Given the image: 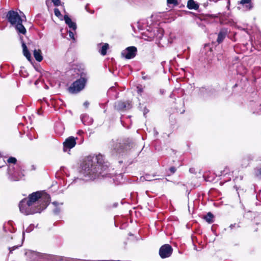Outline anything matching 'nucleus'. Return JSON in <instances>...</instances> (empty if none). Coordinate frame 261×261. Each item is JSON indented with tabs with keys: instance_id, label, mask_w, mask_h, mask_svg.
<instances>
[{
	"instance_id": "nucleus-20",
	"label": "nucleus",
	"mask_w": 261,
	"mask_h": 261,
	"mask_svg": "<svg viewBox=\"0 0 261 261\" xmlns=\"http://www.w3.org/2000/svg\"><path fill=\"white\" fill-rule=\"evenodd\" d=\"M109 47V45L107 43H105V44H103L101 48V49L100 50V54L103 55V56H105L107 54V50L108 49Z\"/></svg>"
},
{
	"instance_id": "nucleus-24",
	"label": "nucleus",
	"mask_w": 261,
	"mask_h": 261,
	"mask_svg": "<svg viewBox=\"0 0 261 261\" xmlns=\"http://www.w3.org/2000/svg\"><path fill=\"white\" fill-rule=\"evenodd\" d=\"M167 4L169 5L172 4L174 6H177L178 5L177 0H167Z\"/></svg>"
},
{
	"instance_id": "nucleus-1",
	"label": "nucleus",
	"mask_w": 261,
	"mask_h": 261,
	"mask_svg": "<svg viewBox=\"0 0 261 261\" xmlns=\"http://www.w3.org/2000/svg\"><path fill=\"white\" fill-rule=\"evenodd\" d=\"M103 156L101 154L88 156L81 165L80 173L87 179H94L101 174V171L105 170L107 166L103 165Z\"/></svg>"
},
{
	"instance_id": "nucleus-34",
	"label": "nucleus",
	"mask_w": 261,
	"mask_h": 261,
	"mask_svg": "<svg viewBox=\"0 0 261 261\" xmlns=\"http://www.w3.org/2000/svg\"><path fill=\"white\" fill-rule=\"evenodd\" d=\"M90 13H91V14L94 13V10L91 11Z\"/></svg>"
},
{
	"instance_id": "nucleus-26",
	"label": "nucleus",
	"mask_w": 261,
	"mask_h": 261,
	"mask_svg": "<svg viewBox=\"0 0 261 261\" xmlns=\"http://www.w3.org/2000/svg\"><path fill=\"white\" fill-rule=\"evenodd\" d=\"M52 2L55 6H59L60 5V0H51Z\"/></svg>"
},
{
	"instance_id": "nucleus-7",
	"label": "nucleus",
	"mask_w": 261,
	"mask_h": 261,
	"mask_svg": "<svg viewBox=\"0 0 261 261\" xmlns=\"http://www.w3.org/2000/svg\"><path fill=\"white\" fill-rule=\"evenodd\" d=\"M137 51V49L136 47L129 46L122 51L121 55L127 59H130L136 56Z\"/></svg>"
},
{
	"instance_id": "nucleus-36",
	"label": "nucleus",
	"mask_w": 261,
	"mask_h": 261,
	"mask_svg": "<svg viewBox=\"0 0 261 261\" xmlns=\"http://www.w3.org/2000/svg\"><path fill=\"white\" fill-rule=\"evenodd\" d=\"M143 78L144 79H146V77L143 76Z\"/></svg>"
},
{
	"instance_id": "nucleus-32",
	"label": "nucleus",
	"mask_w": 261,
	"mask_h": 261,
	"mask_svg": "<svg viewBox=\"0 0 261 261\" xmlns=\"http://www.w3.org/2000/svg\"><path fill=\"white\" fill-rule=\"evenodd\" d=\"M89 103L88 102V101H85L84 103V105L86 107H88V106H89Z\"/></svg>"
},
{
	"instance_id": "nucleus-3",
	"label": "nucleus",
	"mask_w": 261,
	"mask_h": 261,
	"mask_svg": "<svg viewBox=\"0 0 261 261\" xmlns=\"http://www.w3.org/2000/svg\"><path fill=\"white\" fill-rule=\"evenodd\" d=\"M19 207L21 213L25 215H28L40 213L45 208V205L37 207H32L27 202V198H24L19 202Z\"/></svg>"
},
{
	"instance_id": "nucleus-10",
	"label": "nucleus",
	"mask_w": 261,
	"mask_h": 261,
	"mask_svg": "<svg viewBox=\"0 0 261 261\" xmlns=\"http://www.w3.org/2000/svg\"><path fill=\"white\" fill-rule=\"evenodd\" d=\"M132 107L131 102L118 101L115 102V108L118 111H125L130 109Z\"/></svg>"
},
{
	"instance_id": "nucleus-11",
	"label": "nucleus",
	"mask_w": 261,
	"mask_h": 261,
	"mask_svg": "<svg viewBox=\"0 0 261 261\" xmlns=\"http://www.w3.org/2000/svg\"><path fill=\"white\" fill-rule=\"evenodd\" d=\"M113 148L116 152L120 153L125 148L124 143H122L120 140H117L113 142Z\"/></svg>"
},
{
	"instance_id": "nucleus-15",
	"label": "nucleus",
	"mask_w": 261,
	"mask_h": 261,
	"mask_svg": "<svg viewBox=\"0 0 261 261\" xmlns=\"http://www.w3.org/2000/svg\"><path fill=\"white\" fill-rule=\"evenodd\" d=\"M240 4L245 7L246 10H249L252 8L251 0H241Z\"/></svg>"
},
{
	"instance_id": "nucleus-23",
	"label": "nucleus",
	"mask_w": 261,
	"mask_h": 261,
	"mask_svg": "<svg viewBox=\"0 0 261 261\" xmlns=\"http://www.w3.org/2000/svg\"><path fill=\"white\" fill-rule=\"evenodd\" d=\"M17 162V160L14 157H10L8 160V163H12V164H16Z\"/></svg>"
},
{
	"instance_id": "nucleus-13",
	"label": "nucleus",
	"mask_w": 261,
	"mask_h": 261,
	"mask_svg": "<svg viewBox=\"0 0 261 261\" xmlns=\"http://www.w3.org/2000/svg\"><path fill=\"white\" fill-rule=\"evenodd\" d=\"M81 120L85 125H90L93 122V119L86 114H83L81 116Z\"/></svg>"
},
{
	"instance_id": "nucleus-29",
	"label": "nucleus",
	"mask_w": 261,
	"mask_h": 261,
	"mask_svg": "<svg viewBox=\"0 0 261 261\" xmlns=\"http://www.w3.org/2000/svg\"><path fill=\"white\" fill-rule=\"evenodd\" d=\"M170 171L172 173H174L176 171V168L174 167H172L170 168Z\"/></svg>"
},
{
	"instance_id": "nucleus-22",
	"label": "nucleus",
	"mask_w": 261,
	"mask_h": 261,
	"mask_svg": "<svg viewBox=\"0 0 261 261\" xmlns=\"http://www.w3.org/2000/svg\"><path fill=\"white\" fill-rule=\"evenodd\" d=\"M54 13H55V15L60 18L61 20H62V16L61 15V13L60 11V10L58 9V8H55L54 9Z\"/></svg>"
},
{
	"instance_id": "nucleus-14",
	"label": "nucleus",
	"mask_w": 261,
	"mask_h": 261,
	"mask_svg": "<svg viewBox=\"0 0 261 261\" xmlns=\"http://www.w3.org/2000/svg\"><path fill=\"white\" fill-rule=\"evenodd\" d=\"M227 31L226 30H222L218 34L217 41L219 43H221L225 39V38L227 35Z\"/></svg>"
},
{
	"instance_id": "nucleus-12",
	"label": "nucleus",
	"mask_w": 261,
	"mask_h": 261,
	"mask_svg": "<svg viewBox=\"0 0 261 261\" xmlns=\"http://www.w3.org/2000/svg\"><path fill=\"white\" fill-rule=\"evenodd\" d=\"M64 19L65 23L68 25V27L71 29L73 31H75L76 29V24L75 22H73L71 18L67 15L64 16Z\"/></svg>"
},
{
	"instance_id": "nucleus-9",
	"label": "nucleus",
	"mask_w": 261,
	"mask_h": 261,
	"mask_svg": "<svg viewBox=\"0 0 261 261\" xmlns=\"http://www.w3.org/2000/svg\"><path fill=\"white\" fill-rule=\"evenodd\" d=\"M77 138L71 136L67 138L63 143V150L67 151H69L70 149L73 148L76 145V140Z\"/></svg>"
},
{
	"instance_id": "nucleus-19",
	"label": "nucleus",
	"mask_w": 261,
	"mask_h": 261,
	"mask_svg": "<svg viewBox=\"0 0 261 261\" xmlns=\"http://www.w3.org/2000/svg\"><path fill=\"white\" fill-rule=\"evenodd\" d=\"M214 216L211 213H208L205 216L204 219L208 223H212L213 222Z\"/></svg>"
},
{
	"instance_id": "nucleus-4",
	"label": "nucleus",
	"mask_w": 261,
	"mask_h": 261,
	"mask_svg": "<svg viewBox=\"0 0 261 261\" xmlns=\"http://www.w3.org/2000/svg\"><path fill=\"white\" fill-rule=\"evenodd\" d=\"M41 194L40 192H33L29 195L28 198H27V202L30 204L32 207H40L45 205V208L46 207L47 204L46 203H41Z\"/></svg>"
},
{
	"instance_id": "nucleus-5",
	"label": "nucleus",
	"mask_w": 261,
	"mask_h": 261,
	"mask_svg": "<svg viewBox=\"0 0 261 261\" xmlns=\"http://www.w3.org/2000/svg\"><path fill=\"white\" fill-rule=\"evenodd\" d=\"M86 83V79L84 77H81L75 81L69 88V91L71 93H76L85 87Z\"/></svg>"
},
{
	"instance_id": "nucleus-30",
	"label": "nucleus",
	"mask_w": 261,
	"mask_h": 261,
	"mask_svg": "<svg viewBox=\"0 0 261 261\" xmlns=\"http://www.w3.org/2000/svg\"><path fill=\"white\" fill-rule=\"evenodd\" d=\"M257 113L259 114V115H261V105H259V109L257 111Z\"/></svg>"
},
{
	"instance_id": "nucleus-33",
	"label": "nucleus",
	"mask_w": 261,
	"mask_h": 261,
	"mask_svg": "<svg viewBox=\"0 0 261 261\" xmlns=\"http://www.w3.org/2000/svg\"><path fill=\"white\" fill-rule=\"evenodd\" d=\"M53 203L54 205H57V204H58V202H54Z\"/></svg>"
},
{
	"instance_id": "nucleus-35",
	"label": "nucleus",
	"mask_w": 261,
	"mask_h": 261,
	"mask_svg": "<svg viewBox=\"0 0 261 261\" xmlns=\"http://www.w3.org/2000/svg\"><path fill=\"white\" fill-rule=\"evenodd\" d=\"M34 252V253H35L36 255H37L39 254V253L36 252Z\"/></svg>"
},
{
	"instance_id": "nucleus-31",
	"label": "nucleus",
	"mask_w": 261,
	"mask_h": 261,
	"mask_svg": "<svg viewBox=\"0 0 261 261\" xmlns=\"http://www.w3.org/2000/svg\"><path fill=\"white\" fill-rule=\"evenodd\" d=\"M137 91L138 93H141L142 92V89L139 87H137Z\"/></svg>"
},
{
	"instance_id": "nucleus-28",
	"label": "nucleus",
	"mask_w": 261,
	"mask_h": 261,
	"mask_svg": "<svg viewBox=\"0 0 261 261\" xmlns=\"http://www.w3.org/2000/svg\"><path fill=\"white\" fill-rule=\"evenodd\" d=\"M158 31L160 32V35L158 36V38H161L163 36V30L162 29H159Z\"/></svg>"
},
{
	"instance_id": "nucleus-18",
	"label": "nucleus",
	"mask_w": 261,
	"mask_h": 261,
	"mask_svg": "<svg viewBox=\"0 0 261 261\" xmlns=\"http://www.w3.org/2000/svg\"><path fill=\"white\" fill-rule=\"evenodd\" d=\"M187 7L190 9H197L198 6L193 0H189L188 2Z\"/></svg>"
},
{
	"instance_id": "nucleus-17",
	"label": "nucleus",
	"mask_w": 261,
	"mask_h": 261,
	"mask_svg": "<svg viewBox=\"0 0 261 261\" xmlns=\"http://www.w3.org/2000/svg\"><path fill=\"white\" fill-rule=\"evenodd\" d=\"M22 49H23V53L24 56L27 58V59L28 60L30 61L31 58V56L27 48V45H25V44L24 42H22Z\"/></svg>"
},
{
	"instance_id": "nucleus-21",
	"label": "nucleus",
	"mask_w": 261,
	"mask_h": 261,
	"mask_svg": "<svg viewBox=\"0 0 261 261\" xmlns=\"http://www.w3.org/2000/svg\"><path fill=\"white\" fill-rule=\"evenodd\" d=\"M154 175H152V177H154ZM153 179L151 178V176L149 174H145L143 176L140 177V180L143 181L144 180L151 181Z\"/></svg>"
},
{
	"instance_id": "nucleus-25",
	"label": "nucleus",
	"mask_w": 261,
	"mask_h": 261,
	"mask_svg": "<svg viewBox=\"0 0 261 261\" xmlns=\"http://www.w3.org/2000/svg\"><path fill=\"white\" fill-rule=\"evenodd\" d=\"M68 33H69V36L70 37V38L73 40H75L74 33L71 31H69Z\"/></svg>"
},
{
	"instance_id": "nucleus-2",
	"label": "nucleus",
	"mask_w": 261,
	"mask_h": 261,
	"mask_svg": "<svg viewBox=\"0 0 261 261\" xmlns=\"http://www.w3.org/2000/svg\"><path fill=\"white\" fill-rule=\"evenodd\" d=\"M6 17L11 25L15 26L16 30L19 33L25 34L26 29L22 24V20L17 12L9 11Z\"/></svg>"
},
{
	"instance_id": "nucleus-27",
	"label": "nucleus",
	"mask_w": 261,
	"mask_h": 261,
	"mask_svg": "<svg viewBox=\"0 0 261 261\" xmlns=\"http://www.w3.org/2000/svg\"><path fill=\"white\" fill-rule=\"evenodd\" d=\"M21 245L19 246H14L11 248H9L10 252H11L13 250H15V249H17L18 247L20 246Z\"/></svg>"
},
{
	"instance_id": "nucleus-16",
	"label": "nucleus",
	"mask_w": 261,
	"mask_h": 261,
	"mask_svg": "<svg viewBox=\"0 0 261 261\" xmlns=\"http://www.w3.org/2000/svg\"><path fill=\"white\" fill-rule=\"evenodd\" d=\"M33 55L36 60L38 62H41L43 60L41 51L40 49H35L34 50Z\"/></svg>"
},
{
	"instance_id": "nucleus-8",
	"label": "nucleus",
	"mask_w": 261,
	"mask_h": 261,
	"mask_svg": "<svg viewBox=\"0 0 261 261\" xmlns=\"http://www.w3.org/2000/svg\"><path fill=\"white\" fill-rule=\"evenodd\" d=\"M8 173L9 175V178L13 181H18L21 179L24 174L22 173H19L17 171H13V167L9 166L8 169Z\"/></svg>"
},
{
	"instance_id": "nucleus-6",
	"label": "nucleus",
	"mask_w": 261,
	"mask_h": 261,
	"mask_svg": "<svg viewBox=\"0 0 261 261\" xmlns=\"http://www.w3.org/2000/svg\"><path fill=\"white\" fill-rule=\"evenodd\" d=\"M173 249L169 244H165L161 247L159 254L161 258H165L171 256Z\"/></svg>"
}]
</instances>
